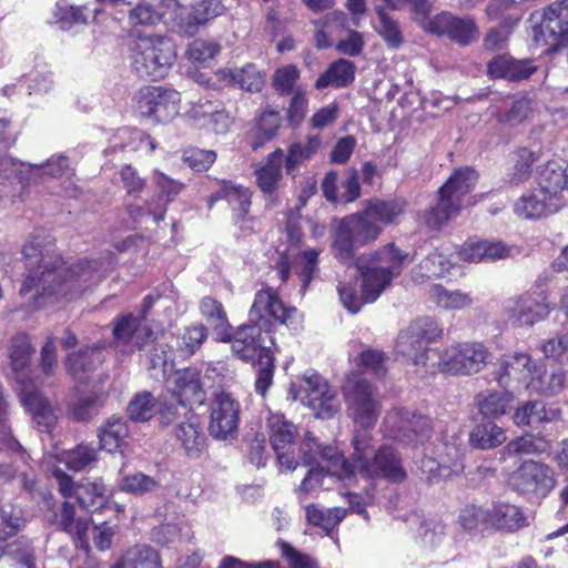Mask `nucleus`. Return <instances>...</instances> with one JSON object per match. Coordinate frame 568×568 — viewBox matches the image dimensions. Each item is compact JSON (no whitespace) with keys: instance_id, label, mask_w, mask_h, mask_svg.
Masks as SVG:
<instances>
[{"instance_id":"nucleus-1","label":"nucleus","mask_w":568,"mask_h":568,"mask_svg":"<svg viewBox=\"0 0 568 568\" xmlns=\"http://www.w3.org/2000/svg\"><path fill=\"white\" fill-rule=\"evenodd\" d=\"M51 242L42 245L37 237L23 246L29 274L22 282L20 295L32 293L36 307L45 304V298L74 297L97 285L109 270V263L98 260H80L67 264L53 253Z\"/></svg>"},{"instance_id":"nucleus-2","label":"nucleus","mask_w":568,"mask_h":568,"mask_svg":"<svg viewBox=\"0 0 568 568\" xmlns=\"http://www.w3.org/2000/svg\"><path fill=\"white\" fill-rule=\"evenodd\" d=\"M410 263L408 253L394 243L362 254L355 260V267L361 276V294L357 292V278L342 281L337 292L343 306L352 314L361 311L364 304L374 303L387 290Z\"/></svg>"},{"instance_id":"nucleus-3","label":"nucleus","mask_w":568,"mask_h":568,"mask_svg":"<svg viewBox=\"0 0 568 568\" xmlns=\"http://www.w3.org/2000/svg\"><path fill=\"white\" fill-rule=\"evenodd\" d=\"M353 454L347 460L333 446H327L323 458L329 471L338 478H351L355 473L366 478H384L392 483L404 481L407 473L397 452L390 446L375 447L374 438L367 429H356L352 439Z\"/></svg>"},{"instance_id":"nucleus-4","label":"nucleus","mask_w":568,"mask_h":568,"mask_svg":"<svg viewBox=\"0 0 568 568\" xmlns=\"http://www.w3.org/2000/svg\"><path fill=\"white\" fill-rule=\"evenodd\" d=\"M477 180V172L470 168L456 170L439 189L437 204L425 212V224L437 230L457 216L464 205V197L474 189Z\"/></svg>"},{"instance_id":"nucleus-5","label":"nucleus","mask_w":568,"mask_h":568,"mask_svg":"<svg viewBox=\"0 0 568 568\" xmlns=\"http://www.w3.org/2000/svg\"><path fill=\"white\" fill-rule=\"evenodd\" d=\"M132 65L141 78H164L176 60V45L164 36L140 37L132 49Z\"/></svg>"},{"instance_id":"nucleus-6","label":"nucleus","mask_w":568,"mask_h":568,"mask_svg":"<svg viewBox=\"0 0 568 568\" xmlns=\"http://www.w3.org/2000/svg\"><path fill=\"white\" fill-rule=\"evenodd\" d=\"M382 226L371 221L365 212L343 217L333 233L334 256L344 264L355 263V252L379 236Z\"/></svg>"},{"instance_id":"nucleus-7","label":"nucleus","mask_w":568,"mask_h":568,"mask_svg":"<svg viewBox=\"0 0 568 568\" xmlns=\"http://www.w3.org/2000/svg\"><path fill=\"white\" fill-rule=\"evenodd\" d=\"M443 334L444 329L436 320L418 318L398 334L395 344L396 353L416 366H425L428 358V344L442 338Z\"/></svg>"},{"instance_id":"nucleus-8","label":"nucleus","mask_w":568,"mask_h":568,"mask_svg":"<svg viewBox=\"0 0 568 568\" xmlns=\"http://www.w3.org/2000/svg\"><path fill=\"white\" fill-rule=\"evenodd\" d=\"M250 323L270 332L273 323H280L291 329H298L302 316L295 307L286 306L276 290L266 287L257 291L248 312Z\"/></svg>"},{"instance_id":"nucleus-9","label":"nucleus","mask_w":568,"mask_h":568,"mask_svg":"<svg viewBox=\"0 0 568 568\" xmlns=\"http://www.w3.org/2000/svg\"><path fill=\"white\" fill-rule=\"evenodd\" d=\"M139 114L152 123H168L180 110L181 94L170 88L146 85L134 95Z\"/></svg>"},{"instance_id":"nucleus-10","label":"nucleus","mask_w":568,"mask_h":568,"mask_svg":"<svg viewBox=\"0 0 568 568\" xmlns=\"http://www.w3.org/2000/svg\"><path fill=\"white\" fill-rule=\"evenodd\" d=\"M384 425L389 437L410 446L424 444L433 432V422L428 416L403 408L389 410Z\"/></svg>"},{"instance_id":"nucleus-11","label":"nucleus","mask_w":568,"mask_h":568,"mask_svg":"<svg viewBox=\"0 0 568 568\" xmlns=\"http://www.w3.org/2000/svg\"><path fill=\"white\" fill-rule=\"evenodd\" d=\"M349 416L359 429L375 425L381 413V400L373 386L364 379H348L344 386Z\"/></svg>"},{"instance_id":"nucleus-12","label":"nucleus","mask_w":568,"mask_h":568,"mask_svg":"<svg viewBox=\"0 0 568 568\" xmlns=\"http://www.w3.org/2000/svg\"><path fill=\"white\" fill-rule=\"evenodd\" d=\"M489 358L488 348L478 342L457 343L439 354L438 367L453 375H471L483 369Z\"/></svg>"},{"instance_id":"nucleus-13","label":"nucleus","mask_w":568,"mask_h":568,"mask_svg":"<svg viewBox=\"0 0 568 568\" xmlns=\"http://www.w3.org/2000/svg\"><path fill=\"white\" fill-rule=\"evenodd\" d=\"M294 399H300L314 412L316 417L323 419L334 417L341 408L336 392L317 374L302 379Z\"/></svg>"},{"instance_id":"nucleus-14","label":"nucleus","mask_w":568,"mask_h":568,"mask_svg":"<svg viewBox=\"0 0 568 568\" xmlns=\"http://www.w3.org/2000/svg\"><path fill=\"white\" fill-rule=\"evenodd\" d=\"M266 427L270 444L277 456L278 464L287 470H293L298 465L294 453L297 437V427L282 413H270Z\"/></svg>"},{"instance_id":"nucleus-15","label":"nucleus","mask_w":568,"mask_h":568,"mask_svg":"<svg viewBox=\"0 0 568 568\" xmlns=\"http://www.w3.org/2000/svg\"><path fill=\"white\" fill-rule=\"evenodd\" d=\"M54 477L58 483L59 491L65 498L74 497L80 508L85 509L88 513L103 507L108 500V489L101 479H84L75 484L73 479L61 469L54 471Z\"/></svg>"},{"instance_id":"nucleus-16","label":"nucleus","mask_w":568,"mask_h":568,"mask_svg":"<svg viewBox=\"0 0 568 568\" xmlns=\"http://www.w3.org/2000/svg\"><path fill=\"white\" fill-rule=\"evenodd\" d=\"M226 342L231 343L233 353L246 362H255L272 354L273 338L270 332L250 321L237 327L234 334L230 333Z\"/></svg>"},{"instance_id":"nucleus-17","label":"nucleus","mask_w":568,"mask_h":568,"mask_svg":"<svg viewBox=\"0 0 568 568\" xmlns=\"http://www.w3.org/2000/svg\"><path fill=\"white\" fill-rule=\"evenodd\" d=\"M113 346L122 354H132L142 351L153 342V331L142 325L141 318L133 314L118 317L113 326Z\"/></svg>"},{"instance_id":"nucleus-18","label":"nucleus","mask_w":568,"mask_h":568,"mask_svg":"<svg viewBox=\"0 0 568 568\" xmlns=\"http://www.w3.org/2000/svg\"><path fill=\"white\" fill-rule=\"evenodd\" d=\"M11 378L19 392H26L32 386L31 358L34 347L31 337L26 333H17L10 337L7 345Z\"/></svg>"},{"instance_id":"nucleus-19","label":"nucleus","mask_w":568,"mask_h":568,"mask_svg":"<svg viewBox=\"0 0 568 568\" xmlns=\"http://www.w3.org/2000/svg\"><path fill=\"white\" fill-rule=\"evenodd\" d=\"M240 404L229 393H220L211 404L210 434L221 440L233 439L239 428Z\"/></svg>"},{"instance_id":"nucleus-20","label":"nucleus","mask_w":568,"mask_h":568,"mask_svg":"<svg viewBox=\"0 0 568 568\" xmlns=\"http://www.w3.org/2000/svg\"><path fill=\"white\" fill-rule=\"evenodd\" d=\"M85 509L80 508L77 501L65 500L59 513L55 515V525L59 530L68 534L77 547L89 551V530L92 525V517Z\"/></svg>"},{"instance_id":"nucleus-21","label":"nucleus","mask_w":568,"mask_h":568,"mask_svg":"<svg viewBox=\"0 0 568 568\" xmlns=\"http://www.w3.org/2000/svg\"><path fill=\"white\" fill-rule=\"evenodd\" d=\"M556 485L554 470L545 464L534 460L524 462L511 476V486L520 493H540L546 495Z\"/></svg>"},{"instance_id":"nucleus-22","label":"nucleus","mask_w":568,"mask_h":568,"mask_svg":"<svg viewBox=\"0 0 568 568\" xmlns=\"http://www.w3.org/2000/svg\"><path fill=\"white\" fill-rule=\"evenodd\" d=\"M506 314L515 326H532L549 314V305L542 292L525 293L507 304Z\"/></svg>"},{"instance_id":"nucleus-23","label":"nucleus","mask_w":568,"mask_h":568,"mask_svg":"<svg viewBox=\"0 0 568 568\" xmlns=\"http://www.w3.org/2000/svg\"><path fill=\"white\" fill-rule=\"evenodd\" d=\"M326 447L321 448L316 438L311 436L310 433L305 435L300 447V457L303 464L311 466V468L300 486L298 491L301 495L310 494L320 487L325 474L335 476V474L329 471L327 463L323 458V452ZM336 477L338 476L336 475Z\"/></svg>"},{"instance_id":"nucleus-24","label":"nucleus","mask_w":568,"mask_h":568,"mask_svg":"<svg viewBox=\"0 0 568 568\" xmlns=\"http://www.w3.org/2000/svg\"><path fill=\"white\" fill-rule=\"evenodd\" d=\"M432 26L429 33L445 36L460 45H468L479 37V29L473 18L456 17L447 11L434 16Z\"/></svg>"},{"instance_id":"nucleus-25","label":"nucleus","mask_w":568,"mask_h":568,"mask_svg":"<svg viewBox=\"0 0 568 568\" xmlns=\"http://www.w3.org/2000/svg\"><path fill=\"white\" fill-rule=\"evenodd\" d=\"M537 372V367L532 366L531 357L527 353H514L505 355L496 372V381L503 388H516L531 379Z\"/></svg>"},{"instance_id":"nucleus-26","label":"nucleus","mask_w":568,"mask_h":568,"mask_svg":"<svg viewBox=\"0 0 568 568\" xmlns=\"http://www.w3.org/2000/svg\"><path fill=\"white\" fill-rule=\"evenodd\" d=\"M539 34L545 43L568 40V0L552 2L545 9Z\"/></svg>"},{"instance_id":"nucleus-27","label":"nucleus","mask_w":568,"mask_h":568,"mask_svg":"<svg viewBox=\"0 0 568 568\" xmlns=\"http://www.w3.org/2000/svg\"><path fill=\"white\" fill-rule=\"evenodd\" d=\"M172 394L181 405H203L206 399V392L201 381L199 369L189 367L176 372L173 378Z\"/></svg>"},{"instance_id":"nucleus-28","label":"nucleus","mask_w":568,"mask_h":568,"mask_svg":"<svg viewBox=\"0 0 568 568\" xmlns=\"http://www.w3.org/2000/svg\"><path fill=\"white\" fill-rule=\"evenodd\" d=\"M284 152L276 149L254 171L258 189L266 195H274L283 181Z\"/></svg>"},{"instance_id":"nucleus-29","label":"nucleus","mask_w":568,"mask_h":568,"mask_svg":"<svg viewBox=\"0 0 568 568\" xmlns=\"http://www.w3.org/2000/svg\"><path fill=\"white\" fill-rule=\"evenodd\" d=\"M217 79L247 92H260L265 83V75L255 64L246 63L241 68L221 69Z\"/></svg>"},{"instance_id":"nucleus-30","label":"nucleus","mask_w":568,"mask_h":568,"mask_svg":"<svg viewBox=\"0 0 568 568\" xmlns=\"http://www.w3.org/2000/svg\"><path fill=\"white\" fill-rule=\"evenodd\" d=\"M536 71L530 60H516L509 55H497L490 60L487 74L493 79L520 81L528 79Z\"/></svg>"},{"instance_id":"nucleus-31","label":"nucleus","mask_w":568,"mask_h":568,"mask_svg":"<svg viewBox=\"0 0 568 568\" xmlns=\"http://www.w3.org/2000/svg\"><path fill=\"white\" fill-rule=\"evenodd\" d=\"M21 400L32 415V418L41 432H50L57 423V414L49 400L33 386L26 392H20Z\"/></svg>"},{"instance_id":"nucleus-32","label":"nucleus","mask_w":568,"mask_h":568,"mask_svg":"<svg viewBox=\"0 0 568 568\" xmlns=\"http://www.w3.org/2000/svg\"><path fill=\"white\" fill-rule=\"evenodd\" d=\"M176 439L190 457H199L206 446V437L196 415L191 414L175 430Z\"/></svg>"},{"instance_id":"nucleus-33","label":"nucleus","mask_w":568,"mask_h":568,"mask_svg":"<svg viewBox=\"0 0 568 568\" xmlns=\"http://www.w3.org/2000/svg\"><path fill=\"white\" fill-rule=\"evenodd\" d=\"M556 201L548 199L544 192L537 189L532 193L519 197L514 211L523 219H540L560 210Z\"/></svg>"},{"instance_id":"nucleus-34","label":"nucleus","mask_w":568,"mask_h":568,"mask_svg":"<svg viewBox=\"0 0 568 568\" xmlns=\"http://www.w3.org/2000/svg\"><path fill=\"white\" fill-rule=\"evenodd\" d=\"M510 255V247L503 242L477 241L467 242L458 251L460 260L479 263L483 261H495Z\"/></svg>"},{"instance_id":"nucleus-35","label":"nucleus","mask_w":568,"mask_h":568,"mask_svg":"<svg viewBox=\"0 0 568 568\" xmlns=\"http://www.w3.org/2000/svg\"><path fill=\"white\" fill-rule=\"evenodd\" d=\"M538 190L544 192L548 199L564 205L562 191L568 187V175L566 170L557 162H548L540 171L538 178Z\"/></svg>"},{"instance_id":"nucleus-36","label":"nucleus","mask_w":568,"mask_h":568,"mask_svg":"<svg viewBox=\"0 0 568 568\" xmlns=\"http://www.w3.org/2000/svg\"><path fill=\"white\" fill-rule=\"evenodd\" d=\"M514 402V394L503 390L486 389L475 396V404L480 415L485 418H498L505 415Z\"/></svg>"},{"instance_id":"nucleus-37","label":"nucleus","mask_w":568,"mask_h":568,"mask_svg":"<svg viewBox=\"0 0 568 568\" xmlns=\"http://www.w3.org/2000/svg\"><path fill=\"white\" fill-rule=\"evenodd\" d=\"M128 436L126 423L122 418L111 417L99 428L100 448L108 453L123 452Z\"/></svg>"},{"instance_id":"nucleus-38","label":"nucleus","mask_w":568,"mask_h":568,"mask_svg":"<svg viewBox=\"0 0 568 568\" xmlns=\"http://www.w3.org/2000/svg\"><path fill=\"white\" fill-rule=\"evenodd\" d=\"M356 67L354 62L338 59L329 64L327 70L315 81V88L322 90L328 87L345 88L355 79Z\"/></svg>"},{"instance_id":"nucleus-39","label":"nucleus","mask_w":568,"mask_h":568,"mask_svg":"<svg viewBox=\"0 0 568 568\" xmlns=\"http://www.w3.org/2000/svg\"><path fill=\"white\" fill-rule=\"evenodd\" d=\"M507 439L506 432L491 420L477 424L468 435V443L480 450L494 449Z\"/></svg>"},{"instance_id":"nucleus-40","label":"nucleus","mask_w":568,"mask_h":568,"mask_svg":"<svg viewBox=\"0 0 568 568\" xmlns=\"http://www.w3.org/2000/svg\"><path fill=\"white\" fill-rule=\"evenodd\" d=\"M200 311L212 327L216 339L226 343L230 339L231 325L222 303L211 296H205L200 302Z\"/></svg>"},{"instance_id":"nucleus-41","label":"nucleus","mask_w":568,"mask_h":568,"mask_svg":"<svg viewBox=\"0 0 568 568\" xmlns=\"http://www.w3.org/2000/svg\"><path fill=\"white\" fill-rule=\"evenodd\" d=\"M429 298L436 306L446 311H460L473 305L474 300L469 293L460 290H448L440 284L432 285Z\"/></svg>"},{"instance_id":"nucleus-42","label":"nucleus","mask_w":568,"mask_h":568,"mask_svg":"<svg viewBox=\"0 0 568 568\" xmlns=\"http://www.w3.org/2000/svg\"><path fill=\"white\" fill-rule=\"evenodd\" d=\"M557 417V409H547L541 400H529L516 408L513 415V422L517 426H530L544 422H551Z\"/></svg>"},{"instance_id":"nucleus-43","label":"nucleus","mask_w":568,"mask_h":568,"mask_svg":"<svg viewBox=\"0 0 568 568\" xmlns=\"http://www.w3.org/2000/svg\"><path fill=\"white\" fill-rule=\"evenodd\" d=\"M112 568H161V559L151 546L134 545L125 550L120 562Z\"/></svg>"},{"instance_id":"nucleus-44","label":"nucleus","mask_w":568,"mask_h":568,"mask_svg":"<svg viewBox=\"0 0 568 568\" xmlns=\"http://www.w3.org/2000/svg\"><path fill=\"white\" fill-rule=\"evenodd\" d=\"M101 363L100 349L98 347H87L70 353L65 359V367L75 379L82 381V374L91 372Z\"/></svg>"},{"instance_id":"nucleus-45","label":"nucleus","mask_w":568,"mask_h":568,"mask_svg":"<svg viewBox=\"0 0 568 568\" xmlns=\"http://www.w3.org/2000/svg\"><path fill=\"white\" fill-rule=\"evenodd\" d=\"M531 101L525 97L513 99L510 102L505 101V106L499 108L496 112L497 121L507 128H515L524 123L531 114Z\"/></svg>"},{"instance_id":"nucleus-46","label":"nucleus","mask_w":568,"mask_h":568,"mask_svg":"<svg viewBox=\"0 0 568 568\" xmlns=\"http://www.w3.org/2000/svg\"><path fill=\"white\" fill-rule=\"evenodd\" d=\"M526 518L521 510L510 504H497L489 509V526L509 531L525 526Z\"/></svg>"},{"instance_id":"nucleus-47","label":"nucleus","mask_w":568,"mask_h":568,"mask_svg":"<svg viewBox=\"0 0 568 568\" xmlns=\"http://www.w3.org/2000/svg\"><path fill=\"white\" fill-rule=\"evenodd\" d=\"M406 209V201L403 199H393L388 201L371 202L364 210L366 216L377 225L390 224L400 216Z\"/></svg>"},{"instance_id":"nucleus-48","label":"nucleus","mask_w":568,"mask_h":568,"mask_svg":"<svg viewBox=\"0 0 568 568\" xmlns=\"http://www.w3.org/2000/svg\"><path fill=\"white\" fill-rule=\"evenodd\" d=\"M565 375L561 369H552L551 372L545 371L544 373L537 372L534 374L527 389L531 393H537L545 396H552L558 394L564 388Z\"/></svg>"},{"instance_id":"nucleus-49","label":"nucleus","mask_w":568,"mask_h":568,"mask_svg":"<svg viewBox=\"0 0 568 568\" xmlns=\"http://www.w3.org/2000/svg\"><path fill=\"white\" fill-rule=\"evenodd\" d=\"M98 459V450L92 444L81 443L75 447L65 450L59 457L68 469L81 471L87 469Z\"/></svg>"},{"instance_id":"nucleus-50","label":"nucleus","mask_w":568,"mask_h":568,"mask_svg":"<svg viewBox=\"0 0 568 568\" xmlns=\"http://www.w3.org/2000/svg\"><path fill=\"white\" fill-rule=\"evenodd\" d=\"M224 9L225 8L220 0H201L197 2L193 7L192 12L187 13L186 34H194L199 26L223 14Z\"/></svg>"},{"instance_id":"nucleus-51","label":"nucleus","mask_w":568,"mask_h":568,"mask_svg":"<svg viewBox=\"0 0 568 568\" xmlns=\"http://www.w3.org/2000/svg\"><path fill=\"white\" fill-rule=\"evenodd\" d=\"M91 11L87 7H74L65 2H58L53 10L54 22L61 29H70L73 26L85 24Z\"/></svg>"},{"instance_id":"nucleus-52","label":"nucleus","mask_w":568,"mask_h":568,"mask_svg":"<svg viewBox=\"0 0 568 568\" xmlns=\"http://www.w3.org/2000/svg\"><path fill=\"white\" fill-rule=\"evenodd\" d=\"M161 21L173 28H178L181 33L186 34L187 13L178 0H160L159 8Z\"/></svg>"},{"instance_id":"nucleus-53","label":"nucleus","mask_w":568,"mask_h":568,"mask_svg":"<svg viewBox=\"0 0 568 568\" xmlns=\"http://www.w3.org/2000/svg\"><path fill=\"white\" fill-rule=\"evenodd\" d=\"M375 10L379 20L376 31L389 48H399L404 38L398 22L389 17L383 7H376Z\"/></svg>"},{"instance_id":"nucleus-54","label":"nucleus","mask_w":568,"mask_h":568,"mask_svg":"<svg viewBox=\"0 0 568 568\" xmlns=\"http://www.w3.org/2000/svg\"><path fill=\"white\" fill-rule=\"evenodd\" d=\"M221 195L230 203L233 211L240 217H244L248 213L252 193L247 187L224 183L221 189Z\"/></svg>"},{"instance_id":"nucleus-55","label":"nucleus","mask_w":568,"mask_h":568,"mask_svg":"<svg viewBox=\"0 0 568 568\" xmlns=\"http://www.w3.org/2000/svg\"><path fill=\"white\" fill-rule=\"evenodd\" d=\"M454 267V263L439 251L428 254L419 263L423 275L427 277L445 278L452 274Z\"/></svg>"},{"instance_id":"nucleus-56","label":"nucleus","mask_w":568,"mask_h":568,"mask_svg":"<svg viewBox=\"0 0 568 568\" xmlns=\"http://www.w3.org/2000/svg\"><path fill=\"white\" fill-rule=\"evenodd\" d=\"M122 491L132 495H143L154 491L159 487V480L141 471L123 475L119 480Z\"/></svg>"},{"instance_id":"nucleus-57","label":"nucleus","mask_w":568,"mask_h":568,"mask_svg":"<svg viewBox=\"0 0 568 568\" xmlns=\"http://www.w3.org/2000/svg\"><path fill=\"white\" fill-rule=\"evenodd\" d=\"M156 410L155 398L150 393L138 394L128 405L126 412L130 419L134 422L149 420Z\"/></svg>"},{"instance_id":"nucleus-58","label":"nucleus","mask_w":568,"mask_h":568,"mask_svg":"<svg viewBox=\"0 0 568 568\" xmlns=\"http://www.w3.org/2000/svg\"><path fill=\"white\" fill-rule=\"evenodd\" d=\"M103 402L102 395H89L70 404L69 413L74 420L87 422L94 416Z\"/></svg>"},{"instance_id":"nucleus-59","label":"nucleus","mask_w":568,"mask_h":568,"mask_svg":"<svg viewBox=\"0 0 568 568\" xmlns=\"http://www.w3.org/2000/svg\"><path fill=\"white\" fill-rule=\"evenodd\" d=\"M206 337L204 325L187 327L178 338V347L184 356L192 355L200 348Z\"/></svg>"},{"instance_id":"nucleus-60","label":"nucleus","mask_w":568,"mask_h":568,"mask_svg":"<svg viewBox=\"0 0 568 568\" xmlns=\"http://www.w3.org/2000/svg\"><path fill=\"white\" fill-rule=\"evenodd\" d=\"M118 525L110 521L91 525L89 530L90 541L99 551H106L112 547L113 537L118 532Z\"/></svg>"},{"instance_id":"nucleus-61","label":"nucleus","mask_w":568,"mask_h":568,"mask_svg":"<svg viewBox=\"0 0 568 568\" xmlns=\"http://www.w3.org/2000/svg\"><path fill=\"white\" fill-rule=\"evenodd\" d=\"M548 442L542 437L532 435L521 436L507 444L506 449L510 454H540L548 449Z\"/></svg>"},{"instance_id":"nucleus-62","label":"nucleus","mask_w":568,"mask_h":568,"mask_svg":"<svg viewBox=\"0 0 568 568\" xmlns=\"http://www.w3.org/2000/svg\"><path fill=\"white\" fill-rule=\"evenodd\" d=\"M189 539V527L184 524H164L153 530V539L163 546L174 545Z\"/></svg>"},{"instance_id":"nucleus-63","label":"nucleus","mask_w":568,"mask_h":568,"mask_svg":"<svg viewBox=\"0 0 568 568\" xmlns=\"http://www.w3.org/2000/svg\"><path fill=\"white\" fill-rule=\"evenodd\" d=\"M220 50L221 48L216 42L196 39L189 45L186 53L193 62L206 64L220 53Z\"/></svg>"},{"instance_id":"nucleus-64","label":"nucleus","mask_w":568,"mask_h":568,"mask_svg":"<svg viewBox=\"0 0 568 568\" xmlns=\"http://www.w3.org/2000/svg\"><path fill=\"white\" fill-rule=\"evenodd\" d=\"M300 78V70L294 64L278 68L273 75V85L280 94H291Z\"/></svg>"}]
</instances>
